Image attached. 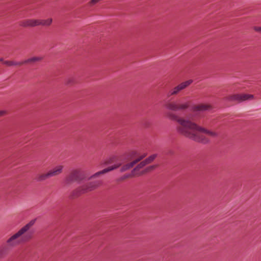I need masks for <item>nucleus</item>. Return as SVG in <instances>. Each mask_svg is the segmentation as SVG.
<instances>
[{
  "mask_svg": "<svg viewBox=\"0 0 261 261\" xmlns=\"http://www.w3.org/2000/svg\"><path fill=\"white\" fill-rule=\"evenodd\" d=\"M166 116L170 120L177 122L176 129L178 133L195 141L206 143L208 142V139L205 135L212 137L216 136V133L198 126L189 116L179 117L172 112H168Z\"/></svg>",
  "mask_w": 261,
  "mask_h": 261,
  "instance_id": "f257e3e1",
  "label": "nucleus"
},
{
  "mask_svg": "<svg viewBox=\"0 0 261 261\" xmlns=\"http://www.w3.org/2000/svg\"><path fill=\"white\" fill-rule=\"evenodd\" d=\"M145 156L146 154L144 153L143 155H140L135 160L130 163H126V159L124 158H119L114 156H112L106 161L105 164H112V165L110 166L108 168H106L101 171L96 172L94 175H93L91 177V178L96 177L99 175L104 174L109 172L115 170L119 167H120V171L121 172L126 171L129 170V169L132 168L136 163L140 161Z\"/></svg>",
  "mask_w": 261,
  "mask_h": 261,
  "instance_id": "f03ea898",
  "label": "nucleus"
},
{
  "mask_svg": "<svg viewBox=\"0 0 261 261\" xmlns=\"http://www.w3.org/2000/svg\"><path fill=\"white\" fill-rule=\"evenodd\" d=\"M32 238L31 233L24 234L20 229L13 234L7 241L9 247H14L20 244L28 242Z\"/></svg>",
  "mask_w": 261,
  "mask_h": 261,
  "instance_id": "7ed1b4c3",
  "label": "nucleus"
},
{
  "mask_svg": "<svg viewBox=\"0 0 261 261\" xmlns=\"http://www.w3.org/2000/svg\"><path fill=\"white\" fill-rule=\"evenodd\" d=\"M191 101L187 97H184L175 101H169L166 103L165 107L172 111H184L188 109Z\"/></svg>",
  "mask_w": 261,
  "mask_h": 261,
  "instance_id": "20e7f679",
  "label": "nucleus"
},
{
  "mask_svg": "<svg viewBox=\"0 0 261 261\" xmlns=\"http://www.w3.org/2000/svg\"><path fill=\"white\" fill-rule=\"evenodd\" d=\"M85 178V173L81 169H74L66 177L65 182L67 184H70L74 181H81Z\"/></svg>",
  "mask_w": 261,
  "mask_h": 261,
  "instance_id": "39448f33",
  "label": "nucleus"
},
{
  "mask_svg": "<svg viewBox=\"0 0 261 261\" xmlns=\"http://www.w3.org/2000/svg\"><path fill=\"white\" fill-rule=\"evenodd\" d=\"M193 82L192 80H189L188 81L183 82L177 86H175L173 88L171 89L168 94L167 96L170 97L174 96L179 94L182 90L185 89L189 85H190Z\"/></svg>",
  "mask_w": 261,
  "mask_h": 261,
  "instance_id": "423d86ee",
  "label": "nucleus"
},
{
  "mask_svg": "<svg viewBox=\"0 0 261 261\" xmlns=\"http://www.w3.org/2000/svg\"><path fill=\"white\" fill-rule=\"evenodd\" d=\"M193 82L192 80H189L188 81L183 82L177 86H175L173 88L171 89L168 94L167 96L170 97L174 96L179 94L182 90L185 89L189 85H190Z\"/></svg>",
  "mask_w": 261,
  "mask_h": 261,
  "instance_id": "0eeeda50",
  "label": "nucleus"
},
{
  "mask_svg": "<svg viewBox=\"0 0 261 261\" xmlns=\"http://www.w3.org/2000/svg\"><path fill=\"white\" fill-rule=\"evenodd\" d=\"M254 96L252 94H234L230 96L229 99L231 100L237 101L238 102H242L245 100H249L253 99Z\"/></svg>",
  "mask_w": 261,
  "mask_h": 261,
  "instance_id": "6e6552de",
  "label": "nucleus"
},
{
  "mask_svg": "<svg viewBox=\"0 0 261 261\" xmlns=\"http://www.w3.org/2000/svg\"><path fill=\"white\" fill-rule=\"evenodd\" d=\"M99 185L100 182L98 181L89 182L82 186L80 190L82 193L88 192L96 189Z\"/></svg>",
  "mask_w": 261,
  "mask_h": 261,
  "instance_id": "1a4fd4ad",
  "label": "nucleus"
},
{
  "mask_svg": "<svg viewBox=\"0 0 261 261\" xmlns=\"http://www.w3.org/2000/svg\"><path fill=\"white\" fill-rule=\"evenodd\" d=\"M19 25L23 27H35L40 25V19H28L19 22Z\"/></svg>",
  "mask_w": 261,
  "mask_h": 261,
  "instance_id": "9d476101",
  "label": "nucleus"
},
{
  "mask_svg": "<svg viewBox=\"0 0 261 261\" xmlns=\"http://www.w3.org/2000/svg\"><path fill=\"white\" fill-rule=\"evenodd\" d=\"M64 168V166L62 165H58L53 168L52 169L48 171L50 177L56 176L60 174Z\"/></svg>",
  "mask_w": 261,
  "mask_h": 261,
  "instance_id": "9b49d317",
  "label": "nucleus"
},
{
  "mask_svg": "<svg viewBox=\"0 0 261 261\" xmlns=\"http://www.w3.org/2000/svg\"><path fill=\"white\" fill-rule=\"evenodd\" d=\"M212 108V106L208 104H200L195 106L193 108L194 111H203L210 110Z\"/></svg>",
  "mask_w": 261,
  "mask_h": 261,
  "instance_id": "f8f14e48",
  "label": "nucleus"
},
{
  "mask_svg": "<svg viewBox=\"0 0 261 261\" xmlns=\"http://www.w3.org/2000/svg\"><path fill=\"white\" fill-rule=\"evenodd\" d=\"M36 219L30 221L28 223L20 229L24 234H27V231L34 225Z\"/></svg>",
  "mask_w": 261,
  "mask_h": 261,
  "instance_id": "ddd939ff",
  "label": "nucleus"
},
{
  "mask_svg": "<svg viewBox=\"0 0 261 261\" xmlns=\"http://www.w3.org/2000/svg\"><path fill=\"white\" fill-rule=\"evenodd\" d=\"M43 59L42 57H33L24 61L25 63L39 62Z\"/></svg>",
  "mask_w": 261,
  "mask_h": 261,
  "instance_id": "4468645a",
  "label": "nucleus"
},
{
  "mask_svg": "<svg viewBox=\"0 0 261 261\" xmlns=\"http://www.w3.org/2000/svg\"><path fill=\"white\" fill-rule=\"evenodd\" d=\"M49 177H50V175L49 172H48L47 173H45V174H42L38 175L37 177V180L38 181H43Z\"/></svg>",
  "mask_w": 261,
  "mask_h": 261,
  "instance_id": "2eb2a0df",
  "label": "nucleus"
},
{
  "mask_svg": "<svg viewBox=\"0 0 261 261\" xmlns=\"http://www.w3.org/2000/svg\"><path fill=\"white\" fill-rule=\"evenodd\" d=\"M53 22L51 18H48L47 19H40V25L42 26H49Z\"/></svg>",
  "mask_w": 261,
  "mask_h": 261,
  "instance_id": "dca6fc26",
  "label": "nucleus"
},
{
  "mask_svg": "<svg viewBox=\"0 0 261 261\" xmlns=\"http://www.w3.org/2000/svg\"><path fill=\"white\" fill-rule=\"evenodd\" d=\"M156 156V154H152V155H150V156H149L148 158H147L145 161L147 163V164H149L155 159Z\"/></svg>",
  "mask_w": 261,
  "mask_h": 261,
  "instance_id": "f3484780",
  "label": "nucleus"
},
{
  "mask_svg": "<svg viewBox=\"0 0 261 261\" xmlns=\"http://www.w3.org/2000/svg\"><path fill=\"white\" fill-rule=\"evenodd\" d=\"M147 163L145 162V161H143L142 162H141L138 166L137 167L135 168L134 169V171H135V170H137V169H140V168H143L144 166H145L146 165H147Z\"/></svg>",
  "mask_w": 261,
  "mask_h": 261,
  "instance_id": "a211bd4d",
  "label": "nucleus"
},
{
  "mask_svg": "<svg viewBox=\"0 0 261 261\" xmlns=\"http://www.w3.org/2000/svg\"><path fill=\"white\" fill-rule=\"evenodd\" d=\"M101 0H91L89 2V5L90 6H93L95 5H96L97 3H98L99 2H100Z\"/></svg>",
  "mask_w": 261,
  "mask_h": 261,
  "instance_id": "6ab92c4d",
  "label": "nucleus"
},
{
  "mask_svg": "<svg viewBox=\"0 0 261 261\" xmlns=\"http://www.w3.org/2000/svg\"><path fill=\"white\" fill-rule=\"evenodd\" d=\"M4 64L9 66H13V61H5L4 62Z\"/></svg>",
  "mask_w": 261,
  "mask_h": 261,
  "instance_id": "aec40b11",
  "label": "nucleus"
},
{
  "mask_svg": "<svg viewBox=\"0 0 261 261\" xmlns=\"http://www.w3.org/2000/svg\"><path fill=\"white\" fill-rule=\"evenodd\" d=\"M130 175L129 174H128V175H124V176L121 177L120 178H119L118 179V181H122L123 180H124L126 178H128L129 177H130Z\"/></svg>",
  "mask_w": 261,
  "mask_h": 261,
  "instance_id": "412c9836",
  "label": "nucleus"
},
{
  "mask_svg": "<svg viewBox=\"0 0 261 261\" xmlns=\"http://www.w3.org/2000/svg\"><path fill=\"white\" fill-rule=\"evenodd\" d=\"M23 64H25L24 63V61L23 62H14L13 61V65H15V66H21Z\"/></svg>",
  "mask_w": 261,
  "mask_h": 261,
  "instance_id": "4be33fe9",
  "label": "nucleus"
},
{
  "mask_svg": "<svg viewBox=\"0 0 261 261\" xmlns=\"http://www.w3.org/2000/svg\"><path fill=\"white\" fill-rule=\"evenodd\" d=\"M253 30L256 32L261 33V27L255 26L253 27Z\"/></svg>",
  "mask_w": 261,
  "mask_h": 261,
  "instance_id": "5701e85b",
  "label": "nucleus"
},
{
  "mask_svg": "<svg viewBox=\"0 0 261 261\" xmlns=\"http://www.w3.org/2000/svg\"><path fill=\"white\" fill-rule=\"evenodd\" d=\"M7 112L5 110H1L0 111V117L5 115L6 114Z\"/></svg>",
  "mask_w": 261,
  "mask_h": 261,
  "instance_id": "b1692460",
  "label": "nucleus"
},
{
  "mask_svg": "<svg viewBox=\"0 0 261 261\" xmlns=\"http://www.w3.org/2000/svg\"><path fill=\"white\" fill-rule=\"evenodd\" d=\"M155 167H156V166H150V167L148 168V170H153V169L154 168H155Z\"/></svg>",
  "mask_w": 261,
  "mask_h": 261,
  "instance_id": "393cba45",
  "label": "nucleus"
},
{
  "mask_svg": "<svg viewBox=\"0 0 261 261\" xmlns=\"http://www.w3.org/2000/svg\"><path fill=\"white\" fill-rule=\"evenodd\" d=\"M0 62H2L4 63V61H3V58H0Z\"/></svg>",
  "mask_w": 261,
  "mask_h": 261,
  "instance_id": "a878e982",
  "label": "nucleus"
},
{
  "mask_svg": "<svg viewBox=\"0 0 261 261\" xmlns=\"http://www.w3.org/2000/svg\"><path fill=\"white\" fill-rule=\"evenodd\" d=\"M70 81L69 80L68 81H67V84H69V83H70Z\"/></svg>",
  "mask_w": 261,
  "mask_h": 261,
  "instance_id": "bb28decb",
  "label": "nucleus"
}]
</instances>
